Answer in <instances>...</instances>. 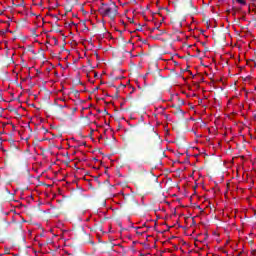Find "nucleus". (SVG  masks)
Listing matches in <instances>:
<instances>
[{"label":"nucleus","mask_w":256,"mask_h":256,"mask_svg":"<svg viewBox=\"0 0 256 256\" xmlns=\"http://www.w3.org/2000/svg\"><path fill=\"white\" fill-rule=\"evenodd\" d=\"M66 11H72V8L71 7H67Z\"/></svg>","instance_id":"nucleus-7"},{"label":"nucleus","mask_w":256,"mask_h":256,"mask_svg":"<svg viewBox=\"0 0 256 256\" xmlns=\"http://www.w3.org/2000/svg\"><path fill=\"white\" fill-rule=\"evenodd\" d=\"M183 110H181V106L176 107V111L173 112L174 115H183Z\"/></svg>","instance_id":"nucleus-3"},{"label":"nucleus","mask_w":256,"mask_h":256,"mask_svg":"<svg viewBox=\"0 0 256 256\" xmlns=\"http://www.w3.org/2000/svg\"><path fill=\"white\" fill-rule=\"evenodd\" d=\"M1 33L5 34V31H1Z\"/></svg>","instance_id":"nucleus-16"},{"label":"nucleus","mask_w":256,"mask_h":256,"mask_svg":"<svg viewBox=\"0 0 256 256\" xmlns=\"http://www.w3.org/2000/svg\"><path fill=\"white\" fill-rule=\"evenodd\" d=\"M218 81H223V78H220Z\"/></svg>","instance_id":"nucleus-14"},{"label":"nucleus","mask_w":256,"mask_h":256,"mask_svg":"<svg viewBox=\"0 0 256 256\" xmlns=\"http://www.w3.org/2000/svg\"><path fill=\"white\" fill-rule=\"evenodd\" d=\"M54 42H57V38H54Z\"/></svg>","instance_id":"nucleus-12"},{"label":"nucleus","mask_w":256,"mask_h":256,"mask_svg":"<svg viewBox=\"0 0 256 256\" xmlns=\"http://www.w3.org/2000/svg\"><path fill=\"white\" fill-rule=\"evenodd\" d=\"M95 181L99 183V177H95Z\"/></svg>","instance_id":"nucleus-8"},{"label":"nucleus","mask_w":256,"mask_h":256,"mask_svg":"<svg viewBox=\"0 0 256 256\" xmlns=\"http://www.w3.org/2000/svg\"><path fill=\"white\" fill-rule=\"evenodd\" d=\"M67 1V3H69V0H66Z\"/></svg>","instance_id":"nucleus-21"},{"label":"nucleus","mask_w":256,"mask_h":256,"mask_svg":"<svg viewBox=\"0 0 256 256\" xmlns=\"http://www.w3.org/2000/svg\"><path fill=\"white\" fill-rule=\"evenodd\" d=\"M137 132L141 138L136 142L135 149L138 153H146L150 145H154L159 139V134L151 124H143L137 128Z\"/></svg>","instance_id":"nucleus-1"},{"label":"nucleus","mask_w":256,"mask_h":256,"mask_svg":"<svg viewBox=\"0 0 256 256\" xmlns=\"http://www.w3.org/2000/svg\"><path fill=\"white\" fill-rule=\"evenodd\" d=\"M78 83H79L80 85H83V83H81V80H79Z\"/></svg>","instance_id":"nucleus-11"},{"label":"nucleus","mask_w":256,"mask_h":256,"mask_svg":"<svg viewBox=\"0 0 256 256\" xmlns=\"http://www.w3.org/2000/svg\"><path fill=\"white\" fill-rule=\"evenodd\" d=\"M172 107H174L175 109H177L178 106H177V105H172Z\"/></svg>","instance_id":"nucleus-10"},{"label":"nucleus","mask_w":256,"mask_h":256,"mask_svg":"<svg viewBox=\"0 0 256 256\" xmlns=\"http://www.w3.org/2000/svg\"><path fill=\"white\" fill-rule=\"evenodd\" d=\"M240 5H247V0H236Z\"/></svg>","instance_id":"nucleus-4"},{"label":"nucleus","mask_w":256,"mask_h":256,"mask_svg":"<svg viewBox=\"0 0 256 256\" xmlns=\"http://www.w3.org/2000/svg\"><path fill=\"white\" fill-rule=\"evenodd\" d=\"M79 93V91H76L75 94Z\"/></svg>","instance_id":"nucleus-17"},{"label":"nucleus","mask_w":256,"mask_h":256,"mask_svg":"<svg viewBox=\"0 0 256 256\" xmlns=\"http://www.w3.org/2000/svg\"><path fill=\"white\" fill-rule=\"evenodd\" d=\"M100 15L102 17H109L112 21H115V18L117 17L118 13V7L117 4H105L102 3L101 6L98 9Z\"/></svg>","instance_id":"nucleus-2"},{"label":"nucleus","mask_w":256,"mask_h":256,"mask_svg":"<svg viewBox=\"0 0 256 256\" xmlns=\"http://www.w3.org/2000/svg\"><path fill=\"white\" fill-rule=\"evenodd\" d=\"M221 90L223 91V87H221Z\"/></svg>","instance_id":"nucleus-22"},{"label":"nucleus","mask_w":256,"mask_h":256,"mask_svg":"<svg viewBox=\"0 0 256 256\" xmlns=\"http://www.w3.org/2000/svg\"><path fill=\"white\" fill-rule=\"evenodd\" d=\"M74 111H77V108H74Z\"/></svg>","instance_id":"nucleus-19"},{"label":"nucleus","mask_w":256,"mask_h":256,"mask_svg":"<svg viewBox=\"0 0 256 256\" xmlns=\"http://www.w3.org/2000/svg\"><path fill=\"white\" fill-rule=\"evenodd\" d=\"M39 5H40V6L43 5V3H40Z\"/></svg>","instance_id":"nucleus-20"},{"label":"nucleus","mask_w":256,"mask_h":256,"mask_svg":"<svg viewBox=\"0 0 256 256\" xmlns=\"http://www.w3.org/2000/svg\"><path fill=\"white\" fill-rule=\"evenodd\" d=\"M115 97H119V90L116 91Z\"/></svg>","instance_id":"nucleus-6"},{"label":"nucleus","mask_w":256,"mask_h":256,"mask_svg":"<svg viewBox=\"0 0 256 256\" xmlns=\"http://www.w3.org/2000/svg\"><path fill=\"white\" fill-rule=\"evenodd\" d=\"M52 17L57 18V16H55V15H52Z\"/></svg>","instance_id":"nucleus-15"},{"label":"nucleus","mask_w":256,"mask_h":256,"mask_svg":"<svg viewBox=\"0 0 256 256\" xmlns=\"http://www.w3.org/2000/svg\"><path fill=\"white\" fill-rule=\"evenodd\" d=\"M135 92V88L132 89V91L130 92V95H132V93Z\"/></svg>","instance_id":"nucleus-9"},{"label":"nucleus","mask_w":256,"mask_h":256,"mask_svg":"<svg viewBox=\"0 0 256 256\" xmlns=\"http://www.w3.org/2000/svg\"><path fill=\"white\" fill-rule=\"evenodd\" d=\"M217 5L218 7H221V5H225V0H218Z\"/></svg>","instance_id":"nucleus-5"},{"label":"nucleus","mask_w":256,"mask_h":256,"mask_svg":"<svg viewBox=\"0 0 256 256\" xmlns=\"http://www.w3.org/2000/svg\"><path fill=\"white\" fill-rule=\"evenodd\" d=\"M79 93V91H76L75 94Z\"/></svg>","instance_id":"nucleus-18"},{"label":"nucleus","mask_w":256,"mask_h":256,"mask_svg":"<svg viewBox=\"0 0 256 256\" xmlns=\"http://www.w3.org/2000/svg\"><path fill=\"white\" fill-rule=\"evenodd\" d=\"M99 89V87H96V90Z\"/></svg>","instance_id":"nucleus-23"},{"label":"nucleus","mask_w":256,"mask_h":256,"mask_svg":"<svg viewBox=\"0 0 256 256\" xmlns=\"http://www.w3.org/2000/svg\"><path fill=\"white\" fill-rule=\"evenodd\" d=\"M54 42H57V38H54Z\"/></svg>","instance_id":"nucleus-13"}]
</instances>
